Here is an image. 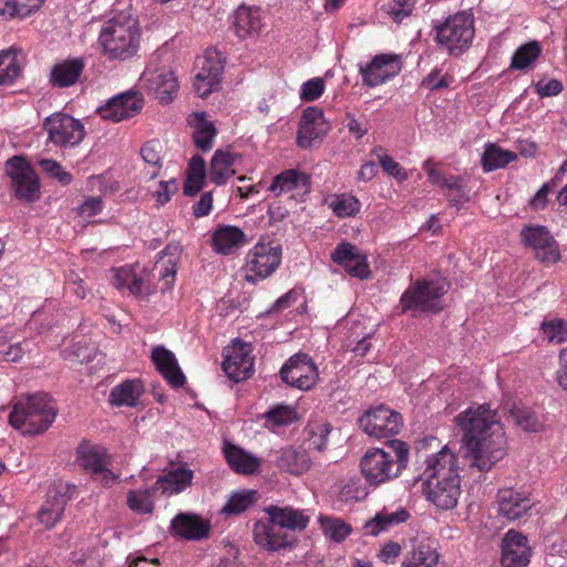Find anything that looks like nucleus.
Segmentation results:
<instances>
[{"mask_svg": "<svg viewBox=\"0 0 567 567\" xmlns=\"http://www.w3.org/2000/svg\"><path fill=\"white\" fill-rule=\"evenodd\" d=\"M456 423L471 468L486 473L504 458L507 440L496 411L488 404L468 406L456 416Z\"/></svg>", "mask_w": 567, "mask_h": 567, "instance_id": "nucleus-1", "label": "nucleus"}, {"mask_svg": "<svg viewBox=\"0 0 567 567\" xmlns=\"http://www.w3.org/2000/svg\"><path fill=\"white\" fill-rule=\"evenodd\" d=\"M435 437L423 440L416 445V455L422 465L417 480H423L426 498L441 509H452L461 496V481L456 455L445 445L434 453H426V445Z\"/></svg>", "mask_w": 567, "mask_h": 567, "instance_id": "nucleus-2", "label": "nucleus"}, {"mask_svg": "<svg viewBox=\"0 0 567 567\" xmlns=\"http://www.w3.org/2000/svg\"><path fill=\"white\" fill-rule=\"evenodd\" d=\"M390 451L370 447L360 458V471L365 483L373 488L386 484L406 468L409 463V445L401 440L388 442Z\"/></svg>", "mask_w": 567, "mask_h": 567, "instance_id": "nucleus-3", "label": "nucleus"}, {"mask_svg": "<svg viewBox=\"0 0 567 567\" xmlns=\"http://www.w3.org/2000/svg\"><path fill=\"white\" fill-rule=\"evenodd\" d=\"M141 37L137 18L127 11H121L103 23L99 43L109 60L126 61L136 55Z\"/></svg>", "mask_w": 567, "mask_h": 567, "instance_id": "nucleus-4", "label": "nucleus"}, {"mask_svg": "<svg viewBox=\"0 0 567 567\" xmlns=\"http://www.w3.org/2000/svg\"><path fill=\"white\" fill-rule=\"evenodd\" d=\"M56 414L52 398L48 393H37L12 403L9 424L22 435H39L52 425Z\"/></svg>", "mask_w": 567, "mask_h": 567, "instance_id": "nucleus-5", "label": "nucleus"}, {"mask_svg": "<svg viewBox=\"0 0 567 567\" xmlns=\"http://www.w3.org/2000/svg\"><path fill=\"white\" fill-rule=\"evenodd\" d=\"M449 290V282L441 277L419 279L401 296L403 312L415 316L419 312H440L443 309L442 297Z\"/></svg>", "mask_w": 567, "mask_h": 567, "instance_id": "nucleus-6", "label": "nucleus"}, {"mask_svg": "<svg viewBox=\"0 0 567 567\" xmlns=\"http://www.w3.org/2000/svg\"><path fill=\"white\" fill-rule=\"evenodd\" d=\"M449 290V282L441 277L419 279L401 296L403 312L415 316L419 312H440L443 309L442 297Z\"/></svg>", "mask_w": 567, "mask_h": 567, "instance_id": "nucleus-7", "label": "nucleus"}, {"mask_svg": "<svg viewBox=\"0 0 567 567\" xmlns=\"http://www.w3.org/2000/svg\"><path fill=\"white\" fill-rule=\"evenodd\" d=\"M436 43L450 55L458 56L470 49L474 38V19L471 13L450 16L435 27Z\"/></svg>", "mask_w": 567, "mask_h": 567, "instance_id": "nucleus-8", "label": "nucleus"}, {"mask_svg": "<svg viewBox=\"0 0 567 567\" xmlns=\"http://www.w3.org/2000/svg\"><path fill=\"white\" fill-rule=\"evenodd\" d=\"M281 247L271 243H257L246 255L245 280L256 284L270 277L281 264Z\"/></svg>", "mask_w": 567, "mask_h": 567, "instance_id": "nucleus-9", "label": "nucleus"}, {"mask_svg": "<svg viewBox=\"0 0 567 567\" xmlns=\"http://www.w3.org/2000/svg\"><path fill=\"white\" fill-rule=\"evenodd\" d=\"M43 128L48 133V140L62 147L76 146L85 136L83 124L64 113H53L48 116L43 122Z\"/></svg>", "mask_w": 567, "mask_h": 567, "instance_id": "nucleus-10", "label": "nucleus"}, {"mask_svg": "<svg viewBox=\"0 0 567 567\" xmlns=\"http://www.w3.org/2000/svg\"><path fill=\"white\" fill-rule=\"evenodd\" d=\"M6 168L19 199L33 203L40 198L39 177L23 157L13 156L8 159Z\"/></svg>", "mask_w": 567, "mask_h": 567, "instance_id": "nucleus-11", "label": "nucleus"}, {"mask_svg": "<svg viewBox=\"0 0 567 567\" xmlns=\"http://www.w3.org/2000/svg\"><path fill=\"white\" fill-rule=\"evenodd\" d=\"M359 425L369 436L377 439L395 435L403 425L400 413L380 404L369 409L360 419Z\"/></svg>", "mask_w": 567, "mask_h": 567, "instance_id": "nucleus-12", "label": "nucleus"}, {"mask_svg": "<svg viewBox=\"0 0 567 567\" xmlns=\"http://www.w3.org/2000/svg\"><path fill=\"white\" fill-rule=\"evenodd\" d=\"M141 85L162 104H168L178 92V81L174 72L165 66H147L141 76Z\"/></svg>", "mask_w": 567, "mask_h": 567, "instance_id": "nucleus-13", "label": "nucleus"}, {"mask_svg": "<svg viewBox=\"0 0 567 567\" xmlns=\"http://www.w3.org/2000/svg\"><path fill=\"white\" fill-rule=\"evenodd\" d=\"M522 241L533 249L542 262L555 264L560 259L557 241L545 226L526 225L520 231Z\"/></svg>", "mask_w": 567, "mask_h": 567, "instance_id": "nucleus-14", "label": "nucleus"}, {"mask_svg": "<svg viewBox=\"0 0 567 567\" xmlns=\"http://www.w3.org/2000/svg\"><path fill=\"white\" fill-rule=\"evenodd\" d=\"M280 377L290 386L309 390L318 379V370L308 354L298 353L282 365Z\"/></svg>", "mask_w": 567, "mask_h": 567, "instance_id": "nucleus-15", "label": "nucleus"}, {"mask_svg": "<svg viewBox=\"0 0 567 567\" xmlns=\"http://www.w3.org/2000/svg\"><path fill=\"white\" fill-rule=\"evenodd\" d=\"M403 68L402 56L395 53L377 54L365 66L360 65L363 83L374 87L392 80Z\"/></svg>", "mask_w": 567, "mask_h": 567, "instance_id": "nucleus-16", "label": "nucleus"}, {"mask_svg": "<svg viewBox=\"0 0 567 567\" xmlns=\"http://www.w3.org/2000/svg\"><path fill=\"white\" fill-rule=\"evenodd\" d=\"M199 71L194 78L193 87L199 97H207L219 89L220 75L224 65L216 51H207L197 60Z\"/></svg>", "mask_w": 567, "mask_h": 567, "instance_id": "nucleus-17", "label": "nucleus"}, {"mask_svg": "<svg viewBox=\"0 0 567 567\" xmlns=\"http://www.w3.org/2000/svg\"><path fill=\"white\" fill-rule=\"evenodd\" d=\"M144 106V97L141 92L126 91L112 97L105 105L97 109L103 120L114 123L131 118L138 114Z\"/></svg>", "mask_w": 567, "mask_h": 567, "instance_id": "nucleus-18", "label": "nucleus"}, {"mask_svg": "<svg viewBox=\"0 0 567 567\" xmlns=\"http://www.w3.org/2000/svg\"><path fill=\"white\" fill-rule=\"evenodd\" d=\"M329 130L330 125L323 116V111L316 106L307 107L299 122L297 144L301 148H310L320 142Z\"/></svg>", "mask_w": 567, "mask_h": 567, "instance_id": "nucleus-19", "label": "nucleus"}, {"mask_svg": "<svg viewBox=\"0 0 567 567\" xmlns=\"http://www.w3.org/2000/svg\"><path fill=\"white\" fill-rule=\"evenodd\" d=\"M223 354V370L231 381L240 382L250 378L254 372V358L246 344L236 341L230 348L224 349Z\"/></svg>", "mask_w": 567, "mask_h": 567, "instance_id": "nucleus-20", "label": "nucleus"}, {"mask_svg": "<svg viewBox=\"0 0 567 567\" xmlns=\"http://www.w3.org/2000/svg\"><path fill=\"white\" fill-rule=\"evenodd\" d=\"M532 548L525 535L509 530L502 540V567H527L530 561Z\"/></svg>", "mask_w": 567, "mask_h": 567, "instance_id": "nucleus-21", "label": "nucleus"}, {"mask_svg": "<svg viewBox=\"0 0 567 567\" xmlns=\"http://www.w3.org/2000/svg\"><path fill=\"white\" fill-rule=\"evenodd\" d=\"M73 489L74 486L71 487L70 485L49 489L47 499L38 513L41 524L47 528H52L62 518L66 503L72 497Z\"/></svg>", "mask_w": 567, "mask_h": 567, "instance_id": "nucleus-22", "label": "nucleus"}, {"mask_svg": "<svg viewBox=\"0 0 567 567\" xmlns=\"http://www.w3.org/2000/svg\"><path fill=\"white\" fill-rule=\"evenodd\" d=\"M254 542L266 550H278L280 548L290 547L292 545V537L285 530L271 522L258 520L254 524L252 528Z\"/></svg>", "mask_w": 567, "mask_h": 567, "instance_id": "nucleus-23", "label": "nucleus"}, {"mask_svg": "<svg viewBox=\"0 0 567 567\" xmlns=\"http://www.w3.org/2000/svg\"><path fill=\"white\" fill-rule=\"evenodd\" d=\"M151 359L161 375L173 388H182L186 378L178 365L175 354L163 346H156L152 350Z\"/></svg>", "mask_w": 567, "mask_h": 567, "instance_id": "nucleus-24", "label": "nucleus"}, {"mask_svg": "<svg viewBox=\"0 0 567 567\" xmlns=\"http://www.w3.org/2000/svg\"><path fill=\"white\" fill-rule=\"evenodd\" d=\"M498 512L509 520L525 517L534 506L533 499L512 488L501 489L497 494Z\"/></svg>", "mask_w": 567, "mask_h": 567, "instance_id": "nucleus-25", "label": "nucleus"}, {"mask_svg": "<svg viewBox=\"0 0 567 567\" xmlns=\"http://www.w3.org/2000/svg\"><path fill=\"white\" fill-rule=\"evenodd\" d=\"M194 472L186 464L178 465L157 477L153 489L163 495L172 496L192 486Z\"/></svg>", "mask_w": 567, "mask_h": 567, "instance_id": "nucleus-26", "label": "nucleus"}, {"mask_svg": "<svg viewBox=\"0 0 567 567\" xmlns=\"http://www.w3.org/2000/svg\"><path fill=\"white\" fill-rule=\"evenodd\" d=\"M85 63L81 58L56 62L50 71L49 84L52 87L65 89L74 85L81 78Z\"/></svg>", "mask_w": 567, "mask_h": 567, "instance_id": "nucleus-27", "label": "nucleus"}, {"mask_svg": "<svg viewBox=\"0 0 567 567\" xmlns=\"http://www.w3.org/2000/svg\"><path fill=\"white\" fill-rule=\"evenodd\" d=\"M265 512L271 517V522L277 524L281 530L289 529L293 532H302L307 528L310 517L303 509H296L291 506L270 505Z\"/></svg>", "mask_w": 567, "mask_h": 567, "instance_id": "nucleus-28", "label": "nucleus"}, {"mask_svg": "<svg viewBox=\"0 0 567 567\" xmlns=\"http://www.w3.org/2000/svg\"><path fill=\"white\" fill-rule=\"evenodd\" d=\"M264 27V18L257 7L240 6L234 13L233 28L240 39L258 35Z\"/></svg>", "mask_w": 567, "mask_h": 567, "instance_id": "nucleus-29", "label": "nucleus"}, {"mask_svg": "<svg viewBox=\"0 0 567 567\" xmlns=\"http://www.w3.org/2000/svg\"><path fill=\"white\" fill-rule=\"evenodd\" d=\"M171 529L185 539H203L208 536L210 525L196 514L179 513L172 519Z\"/></svg>", "mask_w": 567, "mask_h": 567, "instance_id": "nucleus-30", "label": "nucleus"}, {"mask_svg": "<svg viewBox=\"0 0 567 567\" xmlns=\"http://www.w3.org/2000/svg\"><path fill=\"white\" fill-rule=\"evenodd\" d=\"M188 124L193 127V141L196 147L208 152L214 146L217 131L213 122L208 121L205 112H195L189 115Z\"/></svg>", "mask_w": 567, "mask_h": 567, "instance_id": "nucleus-31", "label": "nucleus"}, {"mask_svg": "<svg viewBox=\"0 0 567 567\" xmlns=\"http://www.w3.org/2000/svg\"><path fill=\"white\" fill-rule=\"evenodd\" d=\"M241 158L238 153L217 150L210 161L209 178L216 185H224L235 175L234 165Z\"/></svg>", "mask_w": 567, "mask_h": 567, "instance_id": "nucleus-32", "label": "nucleus"}, {"mask_svg": "<svg viewBox=\"0 0 567 567\" xmlns=\"http://www.w3.org/2000/svg\"><path fill=\"white\" fill-rule=\"evenodd\" d=\"M246 235L236 227L224 225L219 226L212 235V247L220 255H229L236 248L245 243Z\"/></svg>", "mask_w": 567, "mask_h": 567, "instance_id": "nucleus-33", "label": "nucleus"}, {"mask_svg": "<svg viewBox=\"0 0 567 567\" xmlns=\"http://www.w3.org/2000/svg\"><path fill=\"white\" fill-rule=\"evenodd\" d=\"M183 247L178 243L168 244L159 254L156 268L159 269V278L166 288H171L176 278V267L179 262Z\"/></svg>", "mask_w": 567, "mask_h": 567, "instance_id": "nucleus-34", "label": "nucleus"}, {"mask_svg": "<svg viewBox=\"0 0 567 567\" xmlns=\"http://www.w3.org/2000/svg\"><path fill=\"white\" fill-rule=\"evenodd\" d=\"M310 187V178L307 174L297 169H286L278 174L269 186V190L276 196L282 193L303 189L308 192Z\"/></svg>", "mask_w": 567, "mask_h": 567, "instance_id": "nucleus-35", "label": "nucleus"}, {"mask_svg": "<svg viewBox=\"0 0 567 567\" xmlns=\"http://www.w3.org/2000/svg\"><path fill=\"white\" fill-rule=\"evenodd\" d=\"M224 454L229 467L236 473L254 474L260 466L257 457L235 444L226 443Z\"/></svg>", "mask_w": 567, "mask_h": 567, "instance_id": "nucleus-36", "label": "nucleus"}, {"mask_svg": "<svg viewBox=\"0 0 567 567\" xmlns=\"http://www.w3.org/2000/svg\"><path fill=\"white\" fill-rule=\"evenodd\" d=\"M143 393L144 386L140 380H126L111 390L109 402L116 406H135Z\"/></svg>", "mask_w": 567, "mask_h": 567, "instance_id": "nucleus-37", "label": "nucleus"}, {"mask_svg": "<svg viewBox=\"0 0 567 567\" xmlns=\"http://www.w3.org/2000/svg\"><path fill=\"white\" fill-rule=\"evenodd\" d=\"M409 518V513L401 508L396 512H381L375 514L372 519L364 523L363 529L367 535L377 536L390 527L404 523Z\"/></svg>", "mask_w": 567, "mask_h": 567, "instance_id": "nucleus-38", "label": "nucleus"}, {"mask_svg": "<svg viewBox=\"0 0 567 567\" xmlns=\"http://www.w3.org/2000/svg\"><path fill=\"white\" fill-rule=\"evenodd\" d=\"M311 460L305 450L287 447L281 451L278 466L290 474L300 475L310 468Z\"/></svg>", "mask_w": 567, "mask_h": 567, "instance_id": "nucleus-39", "label": "nucleus"}, {"mask_svg": "<svg viewBox=\"0 0 567 567\" xmlns=\"http://www.w3.org/2000/svg\"><path fill=\"white\" fill-rule=\"evenodd\" d=\"M439 553L430 544H419L403 559L401 567H435L439 563Z\"/></svg>", "mask_w": 567, "mask_h": 567, "instance_id": "nucleus-40", "label": "nucleus"}, {"mask_svg": "<svg viewBox=\"0 0 567 567\" xmlns=\"http://www.w3.org/2000/svg\"><path fill=\"white\" fill-rule=\"evenodd\" d=\"M78 461L83 468L95 474L102 473L106 466L104 450L90 444L79 446Z\"/></svg>", "mask_w": 567, "mask_h": 567, "instance_id": "nucleus-41", "label": "nucleus"}, {"mask_svg": "<svg viewBox=\"0 0 567 567\" xmlns=\"http://www.w3.org/2000/svg\"><path fill=\"white\" fill-rule=\"evenodd\" d=\"M508 421L526 432H539L543 429V421L529 408L514 404L508 410Z\"/></svg>", "mask_w": 567, "mask_h": 567, "instance_id": "nucleus-42", "label": "nucleus"}, {"mask_svg": "<svg viewBox=\"0 0 567 567\" xmlns=\"http://www.w3.org/2000/svg\"><path fill=\"white\" fill-rule=\"evenodd\" d=\"M516 157L517 155L514 152L502 150L495 144H487L482 154V167L484 172L488 173L505 167Z\"/></svg>", "mask_w": 567, "mask_h": 567, "instance_id": "nucleus-43", "label": "nucleus"}, {"mask_svg": "<svg viewBox=\"0 0 567 567\" xmlns=\"http://www.w3.org/2000/svg\"><path fill=\"white\" fill-rule=\"evenodd\" d=\"M43 0H0V14L8 19L27 18L42 6Z\"/></svg>", "mask_w": 567, "mask_h": 567, "instance_id": "nucleus-44", "label": "nucleus"}, {"mask_svg": "<svg viewBox=\"0 0 567 567\" xmlns=\"http://www.w3.org/2000/svg\"><path fill=\"white\" fill-rule=\"evenodd\" d=\"M543 49L538 41H529L516 49L512 56L511 69L524 71L530 68L542 55Z\"/></svg>", "mask_w": 567, "mask_h": 567, "instance_id": "nucleus-45", "label": "nucleus"}, {"mask_svg": "<svg viewBox=\"0 0 567 567\" xmlns=\"http://www.w3.org/2000/svg\"><path fill=\"white\" fill-rule=\"evenodd\" d=\"M112 285L118 289H126L133 296H140L143 288V279L132 267L125 266L114 270Z\"/></svg>", "mask_w": 567, "mask_h": 567, "instance_id": "nucleus-46", "label": "nucleus"}, {"mask_svg": "<svg viewBox=\"0 0 567 567\" xmlns=\"http://www.w3.org/2000/svg\"><path fill=\"white\" fill-rule=\"evenodd\" d=\"M265 424L269 429L291 424L297 419L296 410L290 405L278 404L264 414Z\"/></svg>", "mask_w": 567, "mask_h": 567, "instance_id": "nucleus-47", "label": "nucleus"}, {"mask_svg": "<svg viewBox=\"0 0 567 567\" xmlns=\"http://www.w3.org/2000/svg\"><path fill=\"white\" fill-rule=\"evenodd\" d=\"M21 73V64L16 52L8 50L0 53V85L11 84Z\"/></svg>", "mask_w": 567, "mask_h": 567, "instance_id": "nucleus-48", "label": "nucleus"}, {"mask_svg": "<svg viewBox=\"0 0 567 567\" xmlns=\"http://www.w3.org/2000/svg\"><path fill=\"white\" fill-rule=\"evenodd\" d=\"M318 520L324 536L337 543L342 542L352 532V527L340 518L320 515Z\"/></svg>", "mask_w": 567, "mask_h": 567, "instance_id": "nucleus-49", "label": "nucleus"}, {"mask_svg": "<svg viewBox=\"0 0 567 567\" xmlns=\"http://www.w3.org/2000/svg\"><path fill=\"white\" fill-rule=\"evenodd\" d=\"M567 173V161H565L556 175L547 183H544L542 187L536 192L529 202L533 209H543L546 207L548 194L554 190L563 181V176Z\"/></svg>", "mask_w": 567, "mask_h": 567, "instance_id": "nucleus-50", "label": "nucleus"}, {"mask_svg": "<svg viewBox=\"0 0 567 567\" xmlns=\"http://www.w3.org/2000/svg\"><path fill=\"white\" fill-rule=\"evenodd\" d=\"M153 487L144 491H128L126 504L128 508L137 514H151L154 511L152 493Z\"/></svg>", "mask_w": 567, "mask_h": 567, "instance_id": "nucleus-51", "label": "nucleus"}, {"mask_svg": "<svg viewBox=\"0 0 567 567\" xmlns=\"http://www.w3.org/2000/svg\"><path fill=\"white\" fill-rule=\"evenodd\" d=\"M257 501L256 491H243L231 495L223 512L228 515H237L247 511Z\"/></svg>", "mask_w": 567, "mask_h": 567, "instance_id": "nucleus-52", "label": "nucleus"}, {"mask_svg": "<svg viewBox=\"0 0 567 567\" xmlns=\"http://www.w3.org/2000/svg\"><path fill=\"white\" fill-rule=\"evenodd\" d=\"M446 198L450 204L460 209L465 203L470 200V196L464 185V181L460 176H450V183L447 184Z\"/></svg>", "mask_w": 567, "mask_h": 567, "instance_id": "nucleus-53", "label": "nucleus"}, {"mask_svg": "<svg viewBox=\"0 0 567 567\" xmlns=\"http://www.w3.org/2000/svg\"><path fill=\"white\" fill-rule=\"evenodd\" d=\"M540 329L549 342L563 343L567 341V321L563 319L544 321Z\"/></svg>", "mask_w": 567, "mask_h": 567, "instance_id": "nucleus-54", "label": "nucleus"}, {"mask_svg": "<svg viewBox=\"0 0 567 567\" xmlns=\"http://www.w3.org/2000/svg\"><path fill=\"white\" fill-rule=\"evenodd\" d=\"M331 259L334 264L342 266L351 277H354V246L350 243L343 241L339 244L334 251L331 254Z\"/></svg>", "mask_w": 567, "mask_h": 567, "instance_id": "nucleus-55", "label": "nucleus"}, {"mask_svg": "<svg viewBox=\"0 0 567 567\" xmlns=\"http://www.w3.org/2000/svg\"><path fill=\"white\" fill-rule=\"evenodd\" d=\"M415 2L416 0H391L384 6V10L393 21L401 22L412 13Z\"/></svg>", "mask_w": 567, "mask_h": 567, "instance_id": "nucleus-56", "label": "nucleus"}, {"mask_svg": "<svg viewBox=\"0 0 567 567\" xmlns=\"http://www.w3.org/2000/svg\"><path fill=\"white\" fill-rule=\"evenodd\" d=\"M331 432L329 423H319L311 426L309 433V447L323 451L327 446L328 436Z\"/></svg>", "mask_w": 567, "mask_h": 567, "instance_id": "nucleus-57", "label": "nucleus"}, {"mask_svg": "<svg viewBox=\"0 0 567 567\" xmlns=\"http://www.w3.org/2000/svg\"><path fill=\"white\" fill-rule=\"evenodd\" d=\"M40 167L51 177L58 179L62 185H69L72 182V175L66 172L60 163L54 159H42Z\"/></svg>", "mask_w": 567, "mask_h": 567, "instance_id": "nucleus-58", "label": "nucleus"}, {"mask_svg": "<svg viewBox=\"0 0 567 567\" xmlns=\"http://www.w3.org/2000/svg\"><path fill=\"white\" fill-rule=\"evenodd\" d=\"M324 91V82L321 78H313L301 85L300 99L305 102H312L319 99Z\"/></svg>", "mask_w": 567, "mask_h": 567, "instance_id": "nucleus-59", "label": "nucleus"}, {"mask_svg": "<svg viewBox=\"0 0 567 567\" xmlns=\"http://www.w3.org/2000/svg\"><path fill=\"white\" fill-rule=\"evenodd\" d=\"M329 207L338 217L351 216L354 212L353 198L344 194L337 195L329 203Z\"/></svg>", "mask_w": 567, "mask_h": 567, "instance_id": "nucleus-60", "label": "nucleus"}, {"mask_svg": "<svg viewBox=\"0 0 567 567\" xmlns=\"http://www.w3.org/2000/svg\"><path fill=\"white\" fill-rule=\"evenodd\" d=\"M379 163L382 169L391 177L403 182L408 178V174L404 168L389 155H380Z\"/></svg>", "mask_w": 567, "mask_h": 567, "instance_id": "nucleus-61", "label": "nucleus"}, {"mask_svg": "<svg viewBox=\"0 0 567 567\" xmlns=\"http://www.w3.org/2000/svg\"><path fill=\"white\" fill-rule=\"evenodd\" d=\"M27 342H0V355L8 362H19L25 352Z\"/></svg>", "mask_w": 567, "mask_h": 567, "instance_id": "nucleus-62", "label": "nucleus"}, {"mask_svg": "<svg viewBox=\"0 0 567 567\" xmlns=\"http://www.w3.org/2000/svg\"><path fill=\"white\" fill-rule=\"evenodd\" d=\"M563 89V83L557 79H550L548 81L539 80L535 84V91L540 97L556 96Z\"/></svg>", "mask_w": 567, "mask_h": 567, "instance_id": "nucleus-63", "label": "nucleus"}, {"mask_svg": "<svg viewBox=\"0 0 567 567\" xmlns=\"http://www.w3.org/2000/svg\"><path fill=\"white\" fill-rule=\"evenodd\" d=\"M177 183L175 179L161 182L158 188L153 193L158 205H165L171 200L173 194L177 190Z\"/></svg>", "mask_w": 567, "mask_h": 567, "instance_id": "nucleus-64", "label": "nucleus"}]
</instances>
